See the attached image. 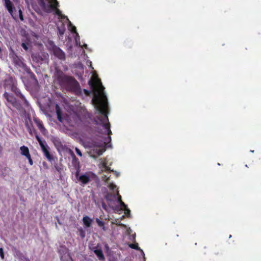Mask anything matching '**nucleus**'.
Listing matches in <instances>:
<instances>
[{"label":"nucleus","instance_id":"9","mask_svg":"<svg viewBox=\"0 0 261 261\" xmlns=\"http://www.w3.org/2000/svg\"><path fill=\"white\" fill-rule=\"evenodd\" d=\"M55 110H56V114L57 115L58 120L60 122H62L63 120V118L62 117V110H61V108L58 104L56 105Z\"/></svg>","mask_w":261,"mask_h":261},{"label":"nucleus","instance_id":"25","mask_svg":"<svg viewBox=\"0 0 261 261\" xmlns=\"http://www.w3.org/2000/svg\"><path fill=\"white\" fill-rule=\"evenodd\" d=\"M75 151L79 155L81 156L82 155V152L79 148H75Z\"/></svg>","mask_w":261,"mask_h":261},{"label":"nucleus","instance_id":"33","mask_svg":"<svg viewBox=\"0 0 261 261\" xmlns=\"http://www.w3.org/2000/svg\"><path fill=\"white\" fill-rule=\"evenodd\" d=\"M71 155H72L73 159H75V156L73 152H72Z\"/></svg>","mask_w":261,"mask_h":261},{"label":"nucleus","instance_id":"12","mask_svg":"<svg viewBox=\"0 0 261 261\" xmlns=\"http://www.w3.org/2000/svg\"><path fill=\"white\" fill-rule=\"evenodd\" d=\"M94 252L97 255L99 260H103L105 259V257L102 253V251L100 249H95V250H94Z\"/></svg>","mask_w":261,"mask_h":261},{"label":"nucleus","instance_id":"35","mask_svg":"<svg viewBox=\"0 0 261 261\" xmlns=\"http://www.w3.org/2000/svg\"><path fill=\"white\" fill-rule=\"evenodd\" d=\"M84 92H85V93L86 94H88V90H85H85H84Z\"/></svg>","mask_w":261,"mask_h":261},{"label":"nucleus","instance_id":"14","mask_svg":"<svg viewBox=\"0 0 261 261\" xmlns=\"http://www.w3.org/2000/svg\"><path fill=\"white\" fill-rule=\"evenodd\" d=\"M20 149L21 151V155L26 156V158H28V156L31 155L29 152V148L25 146H22L20 147Z\"/></svg>","mask_w":261,"mask_h":261},{"label":"nucleus","instance_id":"38","mask_svg":"<svg viewBox=\"0 0 261 261\" xmlns=\"http://www.w3.org/2000/svg\"><path fill=\"white\" fill-rule=\"evenodd\" d=\"M78 174H79V172H77L76 173V176H78Z\"/></svg>","mask_w":261,"mask_h":261},{"label":"nucleus","instance_id":"17","mask_svg":"<svg viewBox=\"0 0 261 261\" xmlns=\"http://www.w3.org/2000/svg\"><path fill=\"white\" fill-rule=\"evenodd\" d=\"M102 125L105 128V133L107 135H110L111 133V131L110 128V123H106L103 122H102Z\"/></svg>","mask_w":261,"mask_h":261},{"label":"nucleus","instance_id":"4","mask_svg":"<svg viewBox=\"0 0 261 261\" xmlns=\"http://www.w3.org/2000/svg\"><path fill=\"white\" fill-rule=\"evenodd\" d=\"M16 82L14 79L10 77L5 81V85L6 88L10 89L12 91L14 92L17 95L20 94V97L24 100V102L27 106H29L28 101L25 99L23 95L18 90L16 87Z\"/></svg>","mask_w":261,"mask_h":261},{"label":"nucleus","instance_id":"30","mask_svg":"<svg viewBox=\"0 0 261 261\" xmlns=\"http://www.w3.org/2000/svg\"><path fill=\"white\" fill-rule=\"evenodd\" d=\"M28 130L30 134H32L33 132L35 133V130L34 129H31L30 127H28Z\"/></svg>","mask_w":261,"mask_h":261},{"label":"nucleus","instance_id":"36","mask_svg":"<svg viewBox=\"0 0 261 261\" xmlns=\"http://www.w3.org/2000/svg\"><path fill=\"white\" fill-rule=\"evenodd\" d=\"M36 139L37 140V139H38L39 138V137L37 135H36Z\"/></svg>","mask_w":261,"mask_h":261},{"label":"nucleus","instance_id":"19","mask_svg":"<svg viewBox=\"0 0 261 261\" xmlns=\"http://www.w3.org/2000/svg\"><path fill=\"white\" fill-rule=\"evenodd\" d=\"M96 222H97L98 225L100 227H101L103 229V230H106V228L104 225V223L102 221H100L99 219L96 218Z\"/></svg>","mask_w":261,"mask_h":261},{"label":"nucleus","instance_id":"20","mask_svg":"<svg viewBox=\"0 0 261 261\" xmlns=\"http://www.w3.org/2000/svg\"><path fill=\"white\" fill-rule=\"evenodd\" d=\"M118 202L119 203L120 206L122 208H126V205L125 204V203L122 201L121 196H119L118 198Z\"/></svg>","mask_w":261,"mask_h":261},{"label":"nucleus","instance_id":"10","mask_svg":"<svg viewBox=\"0 0 261 261\" xmlns=\"http://www.w3.org/2000/svg\"><path fill=\"white\" fill-rule=\"evenodd\" d=\"M83 221L84 225L87 227H89L91 226L93 220L92 219H91L88 216H85L83 218Z\"/></svg>","mask_w":261,"mask_h":261},{"label":"nucleus","instance_id":"11","mask_svg":"<svg viewBox=\"0 0 261 261\" xmlns=\"http://www.w3.org/2000/svg\"><path fill=\"white\" fill-rule=\"evenodd\" d=\"M41 147L45 156L47 159V160L49 161H51L52 160V158L49 153L48 150L47 149V147L45 146V145H42Z\"/></svg>","mask_w":261,"mask_h":261},{"label":"nucleus","instance_id":"27","mask_svg":"<svg viewBox=\"0 0 261 261\" xmlns=\"http://www.w3.org/2000/svg\"><path fill=\"white\" fill-rule=\"evenodd\" d=\"M28 160H29V163L31 165H32L33 164V161L31 158V155H30L29 156H28V158H27Z\"/></svg>","mask_w":261,"mask_h":261},{"label":"nucleus","instance_id":"31","mask_svg":"<svg viewBox=\"0 0 261 261\" xmlns=\"http://www.w3.org/2000/svg\"><path fill=\"white\" fill-rule=\"evenodd\" d=\"M19 14H20V19L21 20H23V18H22V12L21 10H19Z\"/></svg>","mask_w":261,"mask_h":261},{"label":"nucleus","instance_id":"32","mask_svg":"<svg viewBox=\"0 0 261 261\" xmlns=\"http://www.w3.org/2000/svg\"><path fill=\"white\" fill-rule=\"evenodd\" d=\"M132 248H135V249H137V248L136 247L135 245H134V244H131V245L130 246Z\"/></svg>","mask_w":261,"mask_h":261},{"label":"nucleus","instance_id":"34","mask_svg":"<svg viewBox=\"0 0 261 261\" xmlns=\"http://www.w3.org/2000/svg\"><path fill=\"white\" fill-rule=\"evenodd\" d=\"M57 221H58V223L61 225V222H60V221L58 218H57Z\"/></svg>","mask_w":261,"mask_h":261},{"label":"nucleus","instance_id":"24","mask_svg":"<svg viewBox=\"0 0 261 261\" xmlns=\"http://www.w3.org/2000/svg\"><path fill=\"white\" fill-rule=\"evenodd\" d=\"M0 256L2 259L4 258V253L2 248H0Z\"/></svg>","mask_w":261,"mask_h":261},{"label":"nucleus","instance_id":"3","mask_svg":"<svg viewBox=\"0 0 261 261\" xmlns=\"http://www.w3.org/2000/svg\"><path fill=\"white\" fill-rule=\"evenodd\" d=\"M111 140V137L109 136L105 138L103 141H94L92 143V146L96 148L93 149V151L95 152L97 155H101L106 150L105 146L108 145Z\"/></svg>","mask_w":261,"mask_h":261},{"label":"nucleus","instance_id":"7","mask_svg":"<svg viewBox=\"0 0 261 261\" xmlns=\"http://www.w3.org/2000/svg\"><path fill=\"white\" fill-rule=\"evenodd\" d=\"M5 98L7 99V105L9 108H10V105L15 108L18 111H21L22 110V107L20 103L17 102L15 97L10 95L8 93L6 92L4 94Z\"/></svg>","mask_w":261,"mask_h":261},{"label":"nucleus","instance_id":"37","mask_svg":"<svg viewBox=\"0 0 261 261\" xmlns=\"http://www.w3.org/2000/svg\"><path fill=\"white\" fill-rule=\"evenodd\" d=\"M46 56H48V55H47V54H46V55H44L43 56L44 58H45Z\"/></svg>","mask_w":261,"mask_h":261},{"label":"nucleus","instance_id":"16","mask_svg":"<svg viewBox=\"0 0 261 261\" xmlns=\"http://www.w3.org/2000/svg\"><path fill=\"white\" fill-rule=\"evenodd\" d=\"M32 58L34 62L38 63H41L43 60V58L40 57L39 55L34 54L32 55Z\"/></svg>","mask_w":261,"mask_h":261},{"label":"nucleus","instance_id":"6","mask_svg":"<svg viewBox=\"0 0 261 261\" xmlns=\"http://www.w3.org/2000/svg\"><path fill=\"white\" fill-rule=\"evenodd\" d=\"M48 48L53 53V54L60 60L65 59V53L58 46H57L53 41L48 42Z\"/></svg>","mask_w":261,"mask_h":261},{"label":"nucleus","instance_id":"29","mask_svg":"<svg viewBox=\"0 0 261 261\" xmlns=\"http://www.w3.org/2000/svg\"><path fill=\"white\" fill-rule=\"evenodd\" d=\"M37 140L39 142V144H40L41 147L42 146V145H44L43 143L42 142V141H41V139L40 138L38 139H37Z\"/></svg>","mask_w":261,"mask_h":261},{"label":"nucleus","instance_id":"26","mask_svg":"<svg viewBox=\"0 0 261 261\" xmlns=\"http://www.w3.org/2000/svg\"><path fill=\"white\" fill-rule=\"evenodd\" d=\"M109 176H108V175H104L103 176H102V179L103 180H105V181H108L109 178Z\"/></svg>","mask_w":261,"mask_h":261},{"label":"nucleus","instance_id":"2","mask_svg":"<svg viewBox=\"0 0 261 261\" xmlns=\"http://www.w3.org/2000/svg\"><path fill=\"white\" fill-rule=\"evenodd\" d=\"M56 76L62 88L76 94L81 93L80 85L74 78L66 75L61 71H57Z\"/></svg>","mask_w":261,"mask_h":261},{"label":"nucleus","instance_id":"18","mask_svg":"<svg viewBox=\"0 0 261 261\" xmlns=\"http://www.w3.org/2000/svg\"><path fill=\"white\" fill-rule=\"evenodd\" d=\"M118 195V192H117L116 194H112L110 193H108L106 196V199L107 200L111 201L114 199L116 198L117 196Z\"/></svg>","mask_w":261,"mask_h":261},{"label":"nucleus","instance_id":"8","mask_svg":"<svg viewBox=\"0 0 261 261\" xmlns=\"http://www.w3.org/2000/svg\"><path fill=\"white\" fill-rule=\"evenodd\" d=\"M13 62L18 67L24 68L25 64L23 63L22 58L15 55H13Z\"/></svg>","mask_w":261,"mask_h":261},{"label":"nucleus","instance_id":"1","mask_svg":"<svg viewBox=\"0 0 261 261\" xmlns=\"http://www.w3.org/2000/svg\"><path fill=\"white\" fill-rule=\"evenodd\" d=\"M89 84L92 89L94 98L92 102L96 110L102 114L103 121L108 120L107 113L108 102L106 95L104 92V87L98 79L93 77L92 81H89Z\"/></svg>","mask_w":261,"mask_h":261},{"label":"nucleus","instance_id":"28","mask_svg":"<svg viewBox=\"0 0 261 261\" xmlns=\"http://www.w3.org/2000/svg\"><path fill=\"white\" fill-rule=\"evenodd\" d=\"M59 33L61 36L63 35L64 33V30L59 29Z\"/></svg>","mask_w":261,"mask_h":261},{"label":"nucleus","instance_id":"15","mask_svg":"<svg viewBox=\"0 0 261 261\" xmlns=\"http://www.w3.org/2000/svg\"><path fill=\"white\" fill-rule=\"evenodd\" d=\"M78 180L83 184H87L90 180V177L87 175H82L78 178Z\"/></svg>","mask_w":261,"mask_h":261},{"label":"nucleus","instance_id":"22","mask_svg":"<svg viewBox=\"0 0 261 261\" xmlns=\"http://www.w3.org/2000/svg\"><path fill=\"white\" fill-rule=\"evenodd\" d=\"M28 44H29L28 42H22L21 44V46L25 50H27L28 49Z\"/></svg>","mask_w":261,"mask_h":261},{"label":"nucleus","instance_id":"23","mask_svg":"<svg viewBox=\"0 0 261 261\" xmlns=\"http://www.w3.org/2000/svg\"><path fill=\"white\" fill-rule=\"evenodd\" d=\"M109 187L111 190H114L116 188V186L113 183H110L109 185Z\"/></svg>","mask_w":261,"mask_h":261},{"label":"nucleus","instance_id":"21","mask_svg":"<svg viewBox=\"0 0 261 261\" xmlns=\"http://www.w3.org/2000/svg\"><path fill=\"white\" fill-rule=\"evenodd\" d=\"M37 126L39 128L41 132H43L45 130V128L44 127L43 124L39 121L37 122Z\"/></svg>","mask_w":261,"mask_h":261},{"label":"nucleus","instance_id":"13","mask_svg":"<svg viewBox=\"0 0 261 261\" xmlns=\"http://www.w3.org/2000/svg\"><path fill=\"white\" fill-rule=\"evenodd\" d=\"M5 5L9 12L12 14L13 12L12 3L10 0H5Z\"/></svg>","mask_w":261,"mask_h":261},{"label":"nucleus","instance_id":"5","mask_svg":"<svg viewBox=\"0 0 261 261\" xmlns=\"http://www.w3.org/2000/svg\"><path fill=\"white\" fill-rule=\"evenodd\" d=\"M49 2L50 3L49 5L46 4L45 2L43 0H41L39 5L42 7V8L45 10H49L50 8H56V13L57 15L59 16H62L61 11L57 9V7L58 6L59 4L57 0H49Z\"/></svg>","mask_w":261,"mask_h":261}]
</instances>
